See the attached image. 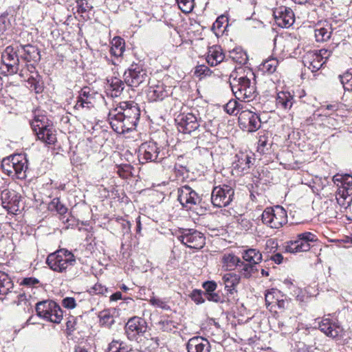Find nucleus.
<instances>
[{
  "instance_id": "62",
  "label": "nucleus",
  "mask_w": 352,
  "mask_h": 352,
  "mask_svg": "<svg viewBox=\"0 0 352 352\" xmlns=\"http://www.w3.org/2000/svg\"><path fill=\"white\" fill-rule=\"evenodd\" d=\"M121 298H122V293L120 292H117L113 294L110 297V300L112 301H116V300H120Z\"/></svg>"
},
{
  "instance_id": "55",
  "label": "nucleus",
  "mask_w": 352,
  "mask_h": 352,
  "mask_svg": "<svg viewBox=\"0 0 352 352\" xmlns=\"http://www.w3.org/2000/svg\"><path fill=\"white\" fill-rule=\"evenodd\" d=\"M28 82L30 85V87H32L36 93H39L41 91V87L38 85V81L34 76H31L29 77Z\"/></svg>"
},
{
  "instance_id": "8",
  "label": "nucleus",
  "mask_w": 352,
  "mask_h": 352,
  "mask_svg": "<svg viewBox=\"0 0 352 352\" xmlns=\"http://www.w3.org/2000/svg\"><path fill=\"white\" fill-rule=\"evenodd\" d=\"M36 311L40 318L54 323H60L63 319V311L54 300H45L36 303Z\"/></svg>"
},
{
  "instance_id": "40",
  "label": "nucleus",
  "mask_w": 352,
  "mask_h": 352,
  "mask_svg": "<svg viewBox=\"0 0 352 352\" xmlns=\"http://www.w3.org/2000/svg\"><path fill=\"white\" fill-rule=\"evenodd\" d=\"M108 82L110 83L112 91L114 92V94H112V96L118 97L124 89V81L123 82L121 79L113 77Z\"/></svg>"
},
{
  "instance_id": "29",
  "label": "nucleus",
  "mask_w": 352,
  "mask_h": 352,
  "mask_svg": "<svg viewBox=\"0 0 352 352\" xmlns=\"http://www.w3.org/2000/svg\"><path fill=\"white\" fill-rule=\"evenodd\" d=\"M294 102V96L288 91H280L277 94L276 104L278 108L289 110Z\"/></svg>"
},
{
  "instance_id": "14",
  "label": "nucleus",
  "mask_w": 352,
  "mask_h": 352,
  "mask_svg": "<svg viewBox=\"0 0 352 352\" xmlns=\"http://www.w3.org/2000/svg\"><path fill=\"white\" fill-rule=\"evenodd\" d=\"M234 190L228 185L213 188L211 193V202L214 207L221 208L229 205L233 200Z\"/></svg>"
},
{
  "instance_id": "18",
  "label": "nucleus",
  "mask_w": 352,
  "mask_h": 352,
  "mask_svg": "<svg viewBox=\"0 0 352 352\" xmlns=\"http://www.w3.org/2000/svg\"><path fill=\"white\" fill-rule=\"evenodd\" d=\"M21 195L15 190L4 189L1 193L2 206L10 213L20 210Z\"/></svg>"
},
{
  "instance_id": "47",
  "label": "nucleus",
  "mask_w": 352,
  "mask_h": 352,
  "mask_svg": "<svg viewBox=\"0 0 352 352\" xmlns=\"http://www.w3.org/2000/svg\"><path fill=\"white\" fill-rule=\"evenodd\" d=\"M280 294V291L276 289L268 290L265 295L266 306L269 307L270 305L276 303V298H279Z\"/></svg>"
},
{
  "instance_id": "34",
  "label": "nucleus",
  "mask_w": 352,
  "mask_h": 352,
  "mask_svg": "<svg viewBox=\"0 0 352 352\" xmlns=\"http://www.w3.org/2000/svg\"><path fill=\"white\" fill-rule=\"evenodd\" d=\"M241 259L232 253L224 254L222 256L223 267L227 270H232L238 267L241 263Z\"/></svg>"
},
{
  "instance_id": "9",
  "label": "nucleus",
  "mask_w": 352,
  "mask_h": 352,
  "mask_svg": "<svg viewBox=\"0 0 352 352\" xmlns=\"http://www.w3.org/2000/svg\"><path fill=\"white\" fill-rule=\"evenodd\" d=\"M124 82L131 87H138L145 85L149 80L147 70L143 64L132 63L123 74Z\"/></svg>"
},
{
  "instance_id": "61",
  "label": "nucleus",
  "mask_w": 352,
  "mask_h": 352,
  "mask_svg": "<svg viewBox=\"0 0 352 352\" xmlns=\"http://www.w3.org/2000/svg\"><path fill=\"white\" fill-rule=\"evenodd\" d=\"M279 309H285L287 305V302L283 299L276 298V303Z\"/></svg>"
},
{
  "instance_id": "58",
  "label": "nucleus",
  "mask_w": 352,
  "mask_h": 352,
  "mask_svg": "<svg viewBox=\"0 0 352 352\" xmlns=\"http://www.w3.org/2000/svg\"><path fill=\"white\" fill-rule=\"evenodd\" d=\"M224 22H227V19L223 16H221L217 19L213 26L214 28L220 29Z\"/></svg>"
},
{
  "instance_id": "41",
  "label": "nucleus",
  "mask_w": 352,
  "mask_h": 352,
  "mask_svg": "<svg viewBox=\"0 0 352 352\" xmlns=\"http://www.w3.org/2000/svg\"><path fill=\"white\" fill-rule=\"evenodd\" d=\"M278 65V60L276 58H269L261 65V69L269 74L274 73Z\"/></svg>"
},
{
  "instance_id": "54",
  "label": "nucleus",
  "mask_w": 352,
  "mask_h": 352,
  "mask_svg": "<svg viewBox=\"0 0 352 352\" xmlns=\"http://www.w3.org/2000/svg\"><path fill=\"white\" fill-rule=\"evenodd\" d=\"M217 287V283L214 281H206L203 284V287L205 289L204 293L213 292L216 290Z\"/></svg>"
},
{
  "instance_id": "50",
  "label": "nucleus",
  "mask_w": 352,
  "mask_h": 352,
  "mask_svg": "<svg viewBox=\"0 0 352 352\" xmlns=\"http://www.w3.org/2000/svg\"><path fill=\"white\" fill-rule=\"evenodd\" d=\"M77 12L84 13L89 11L92 7L88 3L87 0H76Z\"/></svg>"
},
{
  "instance_id": "27",
  "label": "nucleus",
  "mask_w": 352,
  "mask_h": 352,
  "mask_svg": "<svg viewBox=\"0 0 352 352\" xmlns=\"http://www.w3.org/2000/svg\"><path fill=\"white\" fill-rule=\"evenodd\" d=\"M333 29L331 25L324 21L322 23H318L316 26L314 32L317 42H324L328 41L331 36Z\"/></svg>"
},
{
  "instance_id": "15",
  "label": "nucleus",
  "mask_w": 352,
  "mask_h": 352,
  "mask_svg": "<svg viewBox=\"0 0 352 352\" xmlns=\"http://www.w3.org/2000/svg\"><path fill=\"white\" fill-rule=\"evenodd\" d=\"M177 238L182 244L191 249L199 250L205 245L204 234L194 229H183Z\"/></svg>"
},
{
  "instance_id": "28",
  "label": "nucleus",
  "mask_w": 352,
  "mask_h": 352,
  "mask_svg": "<svg viewBox=\"0 0 352 352\" xmlns=\"http://www.w3.org/2000/svg\"><path fill=\"white\" fill-rule=\"evenodd\" d=\"M225 59V55L219 45H213L208 49L206 60L210 66H216Z\"/></svg>"
},
{
  "instance_id": "46",
  "label": "nucleus",
  "mask_w": 352,
  "mask_h": 352,
  "mask_svg": "<svg viewBox=\"0 0 352 352\" xmlns=\"http://www.w3.org/2000/svg\"><path fill=\"white\" fill-rule=\"evenodd\" d=\"M159 325L163 331L170 332L177 328L178 323L172 319L165 318L159 322Z\"/></svg>"
},
{
  "instance_id": "2",
  "label": "nucleus",
  "mask_w": 352,
  "mask_h": 352,
  "mask_svg": "<svg viewBox=\"0 0 352 352\" xmlns=\"http://www.w3.org/2000/svg\"><path fill=\"white\" fill-rule=\"evenodd\" d=\"M46 264L54 272L65 274L70 280L80 274V270L76 266V256L65 248L50 253L46 258Z\"/></svg>"
},
{
  "instance_id": "3",
  "label": "nucleus",
  "mask_w": 352,
  "mask_h": 352,
  "mask_svg": "<svg viewBox=\"0 0 352 352\" xmlns=\"http://www.w3.org/2000/svg\"><path fill=\"white\" fill-rule=\"evenodd\" d=\"M230 85L233 94L239 100L250 102L257 95L255 75L250 69L245 74L232 72L230 76Z\"/></svg>"
},
{
  "instance_id": "44",
  "label": "nucleus",
  "mask_w": 352,
  "mask_h": 352,
  "mask_svg": "<svg viewBox=\"0 0 352 352\" xmlns=\"http://www.w3.org/2000/svg\"><path fill=\"white\" fill-rule=\"evenodd\" d=\"M340 81L343 86L344 90H352V71L347 70L342 75L339 76Z\"/></svg>"
},
{
  "instance_id": "38",
  "label": "nucleus",
  "mask_w": 352,
  "mask_h": 352,
  "mask_svg": "<svg viewBox=\"0 0 352 352\" xmlns=\"http://www.w3.org/2000/svg\"><path fill=\"white\" fill-rule=\"evenodd\" d=\"M111 54L115 56H120L124 51V41L120 37H114L111 42Z\"/></svg>"
},
{
  "instance_id": "59",
  "label": "nucleus",
  "mask_w": 352,
  "mask_h": 352,
  "mask_svg": "<svg viewBox=\"0 0 352 352\" xmlns=\"http://www.w3.org/2000/svg\"><path fill=\"white\" fill-rule=\"evenodd\" d=\"M270 258L276 264H280L283 261V256L280 253L274 254Z\"/></svg>"
},
{
  "instance_id": "23",
  "label": "nucleus",
  "mask_w": 352,
  "mask_h": 352,
  "mask_svg": "<svg viewBox=\"0 0 352 352\" xmlns=\"http://www.w3.org/2000/svg\"><path fill=\"white\" fill-rule=\"evenodd\" d=\"M210 347L209 341L201 336L190 338L186 345L188 352H210Z\"/></svg>"
},
{
  "instance_id": "31",
  "label": "nucleus",
  "mask_w": 352,
  "mask_h": 352,
  "mask_svg": "<svg viewBox=\"0 0 352 352\" xmlns=\"http://www.w3.org/2000/svg\"><path fill=\"white\" fill-rule=\"evenodd\" d=\"M222 280L225 285L226 290L232 294L234 292H236V287L240 282V276L234 273H228L223 275Z\"/></svg>"
},
{
  "instance_id": "37",
  "label": "nucleus",
  "mask_w": 352,
  "mask_h": 352,
  "mask_svg": "<svg viewBox=\"0 0 352 352\" xmlns=\"http://www.w3.org/2000/svg\"><path fill=\"white\" fill-rule=\"evenodd\" d=\"M13 283L8 275L0 272V295H6L13 287Z\"/></svg>"
},
{
  "instance_id": "25",
  "label": "nucleus",
  "mask_w": 352,
  "mask_h": 352,
  "mask_svg": "<svg viewBox=\"0 0 352 352\" xmlns=\"http://www.w3.org/2000/svg\"><path fill=\"white\" fill-rule=\"evenodd\" d=\"M302 63L305 67H307L311 72L318 71L325 63V60H322V58L318 56L315 51L308 52L302 58Z\"/></svg>"
},
{
  "instance_id": "7",
  "label": "nucleus",
  "mask_w": 352,
  "mask_h": 352,
  "mask_svg": "<svg viewBox=\"0 0 352 352\" xmlns=\"http://www.w3.org/2000/svg\"><path fill=\"white\" fill-rule=\"evenodd\" d=\"M18 45H12L6 47L1 54L3 73L15 74L23 69H20V51Z\"/></svg>"
},
{
  "instance_id": "1",
  "label": "nucleus",
  "mask_w": 352,
  "mask_h": 352,
  "mask_svg": "<svg viewBox=\"0 0 352 352\" xmlns=\"http://www.w3.org/2000/svg\"><path fill=\"white\" fill-rule=\"evenodd\" d=\"M140 116L138 104L130 101L120 102L119 107L111 110L108 119L113 130L121 134L134 129Z\"/></svg>"
},
{
  "instance_id": "19",
  "label": "nucleus",
  "mask_w": 352,
  "mask_h": 352,
  "mask_svg": "<svg viewBox=\"0 0 352 352\" xmlns=\"http://www.w3.org/2000/svg\"><path fill=\"white\" fill-rule=\"evenodd\" d=\"M333 182L338 187L337 196L345 199L352 197V175L337 173L333 177Z\"/></svg>"
},
{
  "instance_id": "22",
  "label": "nucleus",
  "mask_w": 352,
  "mask_h": 352,
  "mask_svg": "<svg viewBox=\"0 0 352 352\" xmlns=\"http://www.w3.org/2000/svg\"><path fill=\"white\" fill-rule=\"evenodd\" d=\"M318 325L321 331L333 338L341 336L343 332L342 327L330 318H323Z\"/></svg>"
},
{
  "instance_id": "11",
  "label": "nucleus",
  "mask_w": 352,
  "mask_h": 352,
  "mask_svg": "<svg viewBox=\"0 0 352 352\" xmlns=\"http://www.w3.org/2000/svg\"><path fill=\"white\" fill-rule=\"evenodd\" d=\"M165 158V153L155 142H146L138 148V160L141 164L160 162Z\"/></svg>"
},
{
  "instance_id": "43",
  "label": "nucleus",
  "mask_w": 352,
  "mask_h": 352,
  "mask_svg": "<svg viewBox=\"0 0 352 352\" xmlns=\"http://www.w3.org/2000/svg\"><path fill=\"white\" fill-rule=\"evenodd\" d=\"M48 207L50 210L56 211L61 215L67 212V207L60 202L59 198H54L49 204Z\"/></svg>"
},
{
  "instance_id": "26",
  "label": "nucleus",
  "mask_w": 352,
  "mask_h": 352,
  "mask_svg": "<svg viewBox=\"0 0 352 352\" xmlns=\"http://www.w3.org/2000/svg\"><path fill=\"white\" fill-rule=\"evenodd\" d=\"M20 51L21 59L26 61H38L40 60L38 49L32 45H18Z\"/></svg>"
},
{
  "instance_id": "52",
  "label": "nucleus",
  "mask_w": 352,
  "mask_h": 352,
  "mask_svg": "<svg viewBox=\"0 0 352 352\" xmlns=\"http://www.w3.org/2000/svg\"><path fill=\"white\" fill-rule=\"evenodd\" d=\"M212 72L206 65H199L196 68L195 74L200 76H210Z\"/></svg>"
},
{
  "instance_id": "5",
  "label": "nucleus",
  "mask_w": 352,
  "mask_h": 352,
  "mask_svg": "<svg viewBox=\"0 0 352 352\" xmlns=\"http://www.w3.org/2000/svg\"><path fill=\"white\" fill-rule=\"evenodd\" d=\"M31 126L38 140L48 144H53L56 142L55 130L45 116H36L31 122Z\"/></svg>"
},
{
  "instance_id": "64",
  "label": "nucleus",
  "mask_w": 352,
  "mask_h": 352,
  "mask_svg": "<svg viewBox=\"0 0 352 352\" xmlns=\"http://www.w3.org/2000/svg\"><path fill=\"white\" fill-rule=\"evenodd\" d=\"M74 352H88L87 349L81 346H76Z\"/></svg>"
},
{
  "instance_id": "16",
  "label": "nucleus",
  "mask_w": 352,
  "mask_h": 352,
  "mask_svg": "<svg viewBox=\"0 0 352 352\" xmlns=\"http://www.w3.org/2000/svg\"><path fill=\"white\" fill-rule=\"evenodd\" d=\"M238 120L240 127L248 132L256 131L261 127L259 116L249 109L241 111Z\"/></svg>"
},
{
  "instance_id": "39",
  "label": "nucleus",
  "mask_w": 352,
  "mask_h": 352,
  "mask_svg": "<svg viewBox=\"0 0 352 352\" xmlns=\"http://www.w3.org/2000/svg\"><path fill=\"white\" fill-rule=\"evenodd\" d=\"M239 271L241 275L245 278H249L257 272L256 266L251 263H247L241 261L240 265L238 266Z\"/></svg>"
},
{
  "instance_id": "56",
  "label": "nucleus",
  "mask_w": 352,
  "mask_h": 352,
  "mask_svg": "<svg viewBox=\"0 0 352 352\" xmlns=\"http://www.w3.org/2000/svg\"><path fill=\"white\" fill-rule=\"evenodd\" d=\"M38 283V279L32 277L29 278H25L22 280L21 285H25V286H34Z\"/></svg>"
},
{
  "instance_id": "6",
  "label": "nucleus",
  "mask_w": 352,
  "mask_h": 352,
  "mask_svg": "<svg viewBox=\"0 0 352 352\" xmlns=\"http://www.w3.org/2000/svg\"><path fill=\"white\" fill-rule=\"evenodd\" d=\"M318 240L316 236L310 232H305L297 234L296 239L285 242L281 250L290 254L307 252L311 248V243Z\"/></svg>"
},
{
  "instance_id": "10",
  "label": "nucleus",
  "mask_w": 352,
  "mask_h": 352,
  "mask_svg": "<svg viewBox=\"0 0 352 352\" xmlns=\"http://www.w3.org/2000/svg\"><path fill=\"white\" fill-rule=\"evenodd\" d=\"M261 220L265 226L279 229L287 222V211L280 206L266 208L261 214Z\"/></svg>"
},
{
  "instance_id": "4",
  "label": "nucleus",
  "mask_w": 352,
  "mask_h": 352,
  "mask_svg": "<svg viewBox=\"0 0 352 352\" xmlns=\"http://www.w3.org/2000/svg\"><path fill=\"white\" fill-rule=\"evenodd\" d=\"M28 162L25 155L15 154L3 158L1 166L3 172L8 176L19 179H24L27 177Z\"/></svg>"
},
{
  "instance_id": "45",
  "label": "nucleus",
  "mask_w": 352,
  "mask_h": 352,
  "mask_svg": "<svg viewBox=\"0 0 352 352\" xmlns=\"http://www.w3.org/2000/svg\"><path fill=\"white\" fill-rule=\"evenodd\" d=\"M242 109L241 104L234 100H230L224 107L225 111L230 115H239L240 110L242 111Z\"/></svg>"
},
{
  "instance_id": "57",
  "label": "nucleus",
  "mask_w": 352,
  "mask_h": 352,
  "mask_svg": "<svg viewBox=\"0 0 352 352\" xmlns=\"http://www.w3.org/2000/svg\"><path fill=\"white\" fill-rule=\"evenodd\" d=\"M315 52L318 54L320 58H322V60H325V62L331 54V52L326 49H321L319 51H315Z\"/></svg>"
},
{
  "instance_id": "13",
  "label": "nucleus",
  "mask_w": 352,
  "mask_h": 352,
  "mask_svg": "<svg viewBox=\"0 0 352 352\" xmlns=\"http://www.w3.org/2000/svg\"><path fill=\"white\" fill-rule=\"evenodd\" d=\"M175 122L180 132L190 134L199 130L201 119L198 113L189 112L179 114Z\"/></svg>"
},
{
  "instance_id": "17",
  "label": "nucleus",
  "mask_w": 352,
  "mask_h": 352,
  "mask_svg": "<svg viewBox=\"0 0 352 352\" xmlns=\"http://www.w3.org/2000/svg\"><path fill=\"white\" fill-rule=\"evenodd\" d=\"M177 194V199L181 205L188 209H191L200 203L201 198L199 195L187 185L178 188Z\"/></svg>"
},
{
  "instance_id": "33",
  "label": "nucleus",
  "mask_w": 352,
  "mask_h": 352,
  "mask_svg": "<svg viewBox=\"0 0 352 352\" xmlns=\"http://www.w3.org/2000/svg\"><path fill=\"white\" fill-rule=\"evenodd\" d=\"M242 257L247 263H251L254 266L262 261V254L261 252L252 248L244 251Z\"/></svg>"
},
{
  "instance_id": "12",
  "label": "nucleus",
  "mask_w": 352,
  "mask_h": 352,
  "mask_svg": "<svg viewBox=\"0 0 352 352\" xmlns=\"http://www.w3.org/2000/svg\"><path fill=\"white\" fill-rule=\"evenodd\" d=\"M147 323L144 318L138 316L130 318L124 326V333L130 341L139 342L138 339L147 331Z\"/></svg>"
},
{
  "instance_id": "42",
  "label": "nucleus",
  "mask_w": 352,
  "mask_h": 352,
  "mask_svg": "<svg viewBox=\"0 0 352 352\" xmlns=\"http://www.w3.org/2000/svg\"><path fill=\"white\" fill-rule=\"evenodd\" d=\"M98 316L101 324L107 327H111L115 322L114 318L109 309L100 311Z\"/></svg>"
},
{
  "instance_id": "63",
  "label": "nucleus",
  "mask_w": 352,
  "mask_h": 352,
  "mask_svg": "<svg viewBox=\"0 0 352 352\" xmlns=\"http://www.w3.org/2000/svg\"><path fill=\"white\" fill-rule=\"evenodd\" d=\"M6 29V24L4 18H0V33L5 31Z\"/></svg>"
},
{
  "instance_id": "48",
  "label": "nucleus",
  "mask_w": 352,
  "mask_h": 352,
  "mask_svg": "<svg viewBox=\"0 0 352 352\" xmlns=\"http://www.w3.org/2000/svg\"><path fill=\"white\" fill-rule=\"evenodd\" d=\"M176 1L184 13H190L194 8V0H176Z\"/></svg>"
},
{
  "instance_id": "24",
  "label": "nucleus",
  "mask_w": 352,
  "mask_h": 352,
  "mask_svg": "<svg viewBox=\"0 0 352 352\" xmlns=\"http://www.w3.org/2000/svg\"><path fill=\"white\" fill-rule=\"evenodd\" d=\"M168 96V91L166 86L160 82L155 85L150 86L146 91L147 98L151 102L162 100Z\"/></svg>"
},
{
  "instance_id": "20",
  "label": "nucleus",
  "mask_w": 352,
  "mask_h": 352,
  "mask_svg": "<svg viewBox=\"0 0 352 352\" xmlns=\"http://www.w3.org/2000/svg\"><path fill=\"white\" fill-rule=\"evenodd\" d=\"M96 92L89 87H84L79 92L75 108L90 109L94 107Z\"/></svg>"
},
{
  "instance_id": "30",
  "label": "nucleus",
  "mask_w": 352,
  "mask_h": 352,
  "mask_svg": "<svg viewBox=\"0 0 352 352\" xmlns=\"http://www.w3.org/2000/svg\"><path fill=\"white\" fill-rule=\"evenodd\" d=\"M250 159L251 157L246 153H239L236 154L232 164L234 168L239 173L248 170L251 163Z\"/></svg>"
},
{
  "instance_id": "35",
  "label": "nucleus",
  "mask_w": 352,
  "mask_h": 352,
  "mask_svg": "<svg viewBox=\"0 0 352 352\" xmlns=\"http://www.w3.org/2000/svg\"><path fill=\"white\" fill-rule=\"evenodd\" d=\"M229 58L239 65H245L248 63V57L245 51L241 48H235L229 52Z\"/></svg>"
},
{
  "instance_id": "21",
  "label": "nucleus",
  "mask_w": 352,
  "mask_h": 352,
  "mask_svg": "<svg viewBox=\"0 0 352 352\" xmlns=\"http://www.w3.org/2000/svg\"><path fill=\"white\" fill-rule=\"evenodd\" d=\"M274 16L276 24L281 28L291 26L294 22V14L292 9L280 6L274 11Z\"/></svg>"
},
{
  "instance_id": "49",
  "label": "nucleus",
  "mask_w": 352,
  "mask_h": 352,
  "mask_svg": "<svg viewBox=\"0 0 352 352\" xmlns=\"http://www.w3.org/2000/svg\"><path fill=\"white\" fill-rule=\"evenodd\" d=\"M204 293L200 289H194L190 294V297L196 304H201L205 302V297H203Z\"/></svg>"
},
{
  "instance_id": "53",
  "label": "nucleus",
  "mask_w": 352,
  "mask_h": 352,
  "mask_svg": "<svg viewBox=\"0 0 352 352\" xmlns=\"http://www.w3.org/2000/svg\"><path fill=\"white\" fill-rule=\"evenodd\" d=\"M62 305L64 307L67 309H74L76 306V300L72 297H66L63 299Z\"/></svg>"
},
{
  "instance_id": "51",
  "label": "nucleus",
  "mask_w": 352,
  "mask_h": 352,
  "mask_svg": "<svg viewBox=\"0 0 352 352\" xmlns=\"http://www.w3.org/2000/svg\"><path fill=\"white\" fill-rule=\"evenodd\" d=\"M204 296L205 297V299L214 302H222L223 301L221 296L218 293L214 292L210 293H204Z\"/></svg>"
},
{
  "instance_id": "36",
  "label": "nucleus",
  "mask_w": 352,
  "mask_h": 352,
  "mask_svg": "<svg viewBox=\"0 0 352 352\" xmlns=\"http://www.w3.org/2000/svg\"><path fill=\"white\" fill-rule=\"evenodd\" d=\"M15 303L21 306L25 311H30L32 309V298L30 294H26L24 292L17 296Z\"/></svg>"
},
{
  "instance_id": "60",
  "label": "nucleus",
  "mask_w": 352,
  "mask_h": 352,
  "mask_svg": "<svg viewBox=\"0 0 352 352\" xmlns=\"http://www.w3.org/2000/svg\"><path fill=\"white\" fill-rule=\"evenodd\" d=\"M267 144V138L265 136L260 137L258 142V146L259 149L264 148Z\"/></svg>"
},
{
  "instance_id": "32",
  "label": "nucleus",
  "mask_w": 352,
  "mask_h": 352,
  "mask_svg": "<svg viewBox=\"0 0 352 352\" xmlns=\"http://www.w3.org/2000/svg\"><path fill=\"white\" fill-rule=\"evenodd\" d=\"M132 350L131 344L120 340H113L107 348V352H130Z\"/></svg>"
}]
</instances>
